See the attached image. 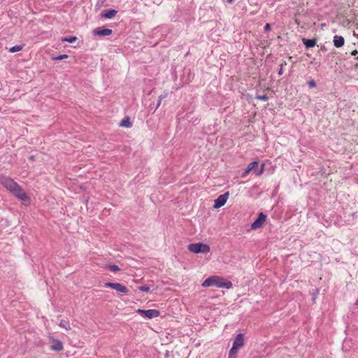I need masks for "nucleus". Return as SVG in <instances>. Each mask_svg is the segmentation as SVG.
I'll return each mask as SVG.
<instances>
[{
	"mask_svg": "<svg viewBox=\"0 0 358 358\" xmlns=\"http://www.w3.org/2000/svg\"><path fill=\"white\" fill-rule=\"evenodd\" d=\"M0 184L12 193L17 199L24 203L26 202H30V198L25 191L11 178L1 175Z\"/></svg>",
	"mask_w": 358,
	"mask_h": 358,
	"instance_id": "nucleus-1",
	"label": "nucleus"
},
{
	"mask_svg": "<svg viewBox=\"0 0 358 358\" xmlns=\"http://www.w3.org/2000/svg\"><path fill=\"white\" fill-rule=\"evenodd\" d=\"M202 287H208L215 286L219 288H227L230 289L232 287V282L229 280H226L223 278L217 275H212L206 279L202 283Z\"/></svg>",
	"mask_w": 358,
	"mask_h": 358,
	"instance_id": "nucleus-2",
	"label": "nucleus"
},
{
	"mask_svg": "<svg viewBox=\"0 0 358 358\" xmlns=\"http://www.w3.org/2000/svg\"><path fill=\"white\" fill-rule=\"evenodd\" d=\"M188 250L195 254H206L210 252V247L208 245L202 243H191L188 245Z\"/></svg>",
	"mask_w": 358,
	"mask_h": 358,
	"instance_id": "nucleus-3",
	"label": "nucleus"
},
{
	"mask_svg": "<svg viewBox=\"0 0 358 358\" xmlns=\"http://www.w3.org/2000/svg\"><path fill=\"white\" fill-rule=\"evenodd\" d=\"M136 313L140 314L143 317H145L148 319H152V318L157 317L160 314L159 311L157 310H155V309H149V310L138 309L136 310Z\"/></svg>",
	"mask_w": 358,
	"mask_h": 358,
	"instance_id": "nucleus-4",
	"label": "nucleus"
},
{
	"mask_svg": "<svg viewBox=\"0 0 358 358\" xmlns=\"http://www.w3.org/2000/svg\"><path fill=\"white\" fill-rule=\"evenodd\" d=\"M104 286L106 287L112 288L115 289L117 292L124 294H127L129 292V289L126 286L119 282H106Z\"/></svg>",
	"mask_w": 358,
	"mask_h": 358,
	"instance_id": "nucleus-5",
	"label": "nucleus"
},
{
	"mask_svg": "<svg viewBox=\"0 0 358 358\" xmlns=\"http://www.w3.org/2000/svg\"><path fill=\"white\" fill-rule=\"evenodd\" d=\"M266 215L260 213L257 217V218L252 223L251 228L252 229H257L261 228L263 226V224L266 222Z\"/></svg>",
	"mask_w": 358,
	"mask_h": 358,
	"instance_id": "nucleus-6",
	"label": "nucleus"
},
{
	"mask_svg": "<svg viewBox=\"0 0 358 358\" xmlns=\"http://www.w3.org/2000/svg\"><path fill=\"white\" fill-rule=\"evenodd\" d=\"M229 192H227L224 194L220 195L215 200V203H214L213 207L215 208H220L222 206H223L226 203V202H227V199L229 198Z\"/></svg>",
	"mask_w": 358,
	"mask_h": 358,
	"instance_id": "nucleus-7",
	"label": "nucleus"
},
{
	"mask_svg": "<svg viewBox=\"0 0 358 358\" xmlns=\"http://www.w3.org/2000/svg\"><path fill=\"white\" fill-rule=\"evenodd\" d=\"M244 345V334H238L233 342L232 348L234 349L239 350Z\"/></svg>",
	"mask_w": 358,
	"mask_h": 358,
	"instance_id": "nucleus-8",
	"label": "nucleus"
},
{
	"mask_svg": "<svg viewBox=\"0 0 358 358\" xmlns=\"http://www.w3.org/2000/svg\"><path fill=\"white\" fill-rule=\"evenodd\" d=\"M50 349L52 351L60 352L63 350L64 345L62 341L57 339H52V344L50 345Z\"/></svg>",
	"mask_w": 358,
	"mask_h": 358,
	"instance_id": "nucleus-9",
	"label": "nucleus"
},
{
	"mask_svg": "<svg viewBox=\"0 0 358 358\" xmlns=\"http://www.w3.org/2000/svg\"><path fill=\"white\" fill-rule=\"evenodd\" d=\"M94 34L99 36H109L112 34L113 31L110 29H101L96 28L93 31Z\"/></svg>",
	"mask_w": 358,
	"mask_h": 358,
	"instance_id": "nucleus-10",
	"label": "nucleus"
},
{
	"mask_svg": "<svg viewBox=\"0 0 358 358\" xmlns=\"http://www.w3.org/2000/svg\"><path fill=\"white\" fill-rule=\"evenodd\" d=\"M117 13V11L116 10L109 9L103 10L101 13V15L102 17L104 18L112 19L116 15Z\"/></svg>",
	"mask_w": 358,
	"mask_h": 358,
	"instance_id": "nucleus-11",
	"label": "nucleus"
},
{
	"mask_svg": "<svg viewBox=\"0 0 358 358\" xmlns=\"http://www.w3.org/2000/svg\"><path fill=\"white\" fill-rule=\"evenodd\" d=\"M333 43L335 47L341 48L345 43V39L341 36L336 35L334 36Z\"/></svg>",
	"mask_w": 358,
	"mask_h": 358,
	"instance_id": "nucleus-12",
	"label": "nucleus"
},
{
	"mask_svg": "<svg viewBox=\"0 0 358 358\" xmlns=\"http://www.w3.org/2000/svg\"><path fill=\"white\" fill-rule=\"evenodd\" d=\"M302 41L306 48H313L316 45V43H317V40L315 38L308 39V38H303L302 39Z\"/></svg>",
	"mask_w": 358,
	"mask_h": 358,
	"instance_id": "nucleus-13",
	"label": "nucleus"
},
{
	"mask_svg": "<svg viewBox=\"0 0 358 358\" xmlns=\"http://www.w3.org/2000/svg\"><path fill=\"white\" fill-rule=\"evenodd\" d=\"M258 164L257 162H252L248 165V167L245 169L243 173V176H246L250 171H254L255 166Z\"/></svg>",
	"mask_w": 358,
	"mask_h": 358,
	"instance_id": "nucleus-14",
	"label": "nucleus"
},
{
	"mask_svg": "<svg viewBox=\"0 0 358 358\" xmlns=\"http://www.w3.org/2000/svg\"><path fill=\"white\" fill-rule=\"evenodd\" d=\"M264 164H262L259 168L255 166L254 173L256 176H261L264 173Z\"/></svg>",
	"mask_w": 358,
	"mask_h": 358,
	"instance_id": "nucleus-15",
	"label": "nucleus"
},
{
	"mask_svg": "<svg viewBox=\"0 0 358 358\" xmlns=\"http://www.w3.org/2000/svg\"><path fill=\"white\" fill-rule=\"evenodd\" d=\"M120 126L123 127H131L132 126V124L129 118H125L121 121V122L120 123Z\"/></svg>",
	"mask_w": 358,
	"mask_h": 358,
	"instance_id": "nucleus-16",
	"label": "nucleus"
},
{
	"mask_svg": "<svg viewBox=\"0 0 358 358\" xmlns=\"http://www.w3.org/2000/svg\"><path fill=\"white\" fill-rule=\"evenodd\" d=\"M59 326L60 327L66 329V330H69L71 329L69 321L65 320H62L59 323Z\"/></svg>",
	"mask_w": 358,
	"mask_h": 358,
	"instance_id": "nucleus-17",
	"label": "nucleus"
},
{
	"mask_svg": "<svg viewBox=\"0 0 358 358\" xmlns=\"http://www.w3.org/2000/svg\"><path fill=\"white\" fill-rule=\"evenodd\" d=\"M238 350H237V349H234V348H231L229 350L228 358H236L237 354H238Z\"/></svg>",
	"mask_w": 358,
	"mask_h": 358,
	"instance_id": "nucleus-18",
	"label": "nucleus"
},
{
	"mask_svg": "<svg viewBox=\"0 0 358 358\" xmlns=\"http://www.w3.org/2000/svg\"><path fill=\"white\" fill-rule=\"evenodd\" d=\"M77 37L76 36H69V37H64L62 38V41L63 42H69V43H73L76 41Z\"/></svg>",
	"mask_w": 358,
	"mask_h": 358,
	"instance_id": "nucleus-19",
	"label": "nucleus"
},
{
	"mask_svg": "<svg viewBox=\"0 0 358 358\" xmlns=\"http://www.w3.org/2000/svg\"><path fill=\"white\" fill-rule=\"evenodd\" d=\"M23 45H15L9 49L10 52H16L22 50Z\"/></svg>",
	"mask_w": 358,
	"mask_h": 358,
	"instance_id": "nucleus-20",
	"label": "nucleus"
},
{
	"mask_svg": "<svg viewBox=\"0 0 358 358\" xmlns=\"http://www.w3.org/2000/svg\"><path fill=\"white\" fill-rule=\"evenodd\" d=\"M108 268L112 272H117V271H120L119 266L115 264L108 265Z\"/></svg>",
	"mask_w": 358,
	"mask_h": 358,
	"instance_id": "nucleus-21",
	"label": "nucleus"
},
{
	"mask_svg": "<svg viewBox=\"0 0 358 358\" xmlns=\"http://www.w3.org/2000/svg\"><path fill=\"white\" fill-rule=\"evenodd\" d=\"M68 57H69V56L67 55L64 54V55H59L57 57H53L52 59V60L58 61V60H62V59H66Z\"/></svg>",
	"mask_w": 358,
	"mask_h": 358,
	"instance_id": "nucleus-22",
	"label": "nucleus"
},
{
	"mask_svg": "<svg viewBox=\"0 0 358 358\" xmlns=\"http://www.w3.org/2000/svg\"><path fill=\"white\" fill-rule=\"evenodd\" d=\"M138 289L140 291L148 292L150 289V287L148 285H142V286H139L138 287Z\"/></svg>",
	"mask_w": 358,
	"mask_h": 358,
	"instance_id": "nucleus-23",
	"label": "nucleus"
},
{
	"mask_svg": "<svg viewBox=\"0 0 358 358\" xmlns=\"http://www.w3.org/2000/svg\"><path fill=\"white\" fill-rule=\"evenodd\" d=\"M255 98H256L257 99L262 100V101H267V100L268 99V97L267 96V95H266V94H263V95H257V96H255Z\"/></svg>",
	"mask_w": 358,
	"mask_h": 358,
	"instance_id": "nucleus-24",
	"label": "nucleus"
},
{
	"mask_svg": "<svg viewBox=\"0 0 358 358\" xmlns=\"http://www.w3.org/2000/svg\"><path fill=\"white\" fill-rule=\"evenodd\" d=\"M308 86L310 88H313L316 86V83L314 80H310L308 83Z\"/></svg>",
	"mask_w": 358,
	"mask_h": 358,
	"instance_id": "nucleus-25",
	"label": "nucleus"
},
{
	"mask_svg": "<svg viewBox=\"0 0 358 358\" xmlns=\"http://www.w3.org/2000/svg\"><path fill=\"white\" fill-rule=\"evenodd\" d=\"M168 95V92H164L163 94H162L159 96V99L160 100H163L164 99H165Z\"/></svg>",
	"mask_w": 358,
	"mask_h": 358,
	"instance_id": "nucleus-26",
	"label": "nucleus"
},
{
	"mask_svg": "<svg viewBox=\"0 0 358 358\" xmlns=\"http://www.w3.org/2000/svg\"><path fill=\"white\" fill-rule=\"evenodd\" d=\"M271 29V26L269 24H266V25L264 26V31H268Z\"/></svg>",
	"mask_w": 358,
	"mask_h": 358,
	"instance_id": "nucleus-27",
	"label": "nucleus"
},
{
	"mask_svg": "<svg viewBox=\"0 0 358 358\" xmlns=\"http://www.w3.org/2000/svg\"><path fill=\"white\" fill-rule=\"evenodd\" d=\"M162 101V100H160V99H159V101H158V102H157V106H156L155 110L159 107V106H160V104H161Z\"/></svg>",
	"mask_w": 358,
	"mask_h": 358,
	"instance_id": "nucleus-28",
	"label": "nucleus"
},
{
	"mask_svg": "<svg viewBox=\"0 0 358 358\" xmlns=\"http://www.w3.org/2000/svg\"><path fill=\"white\" fill-rule=\"evenodd\" d=\"M357 54H358V51L356 50L351 52V55H353V56H355Z\"/></svg>",
	"mask_w": 358,
	"mask_h": 358,
	"instance_id": "nucleus-29",
	"label": "nucleus"
},
{
	"mask_svg": "<svg viewBox=\"0 0 358 358\" xmlns=\"http://www.w3.org/2000/svg\"><path fill=\"white\" fill-rule=\"evenodd\" d=\"M282 73H283V71H282V67H280V69H279V71H278V74H279V75H282Z\"/></svg>",
	"mask_w": 358,
	"mask_h": 358,
	"instance_id": "nucleus-30",
	"label": "nucleus"
},
{
	"mask_svg": "<svg viewBox=\"0 0 358 358\" xmlns=\"http://www.w3.org/2000/svg\"><path fill=\"white\" fill-rule=\"evenodd\" d=\"M321 49H322V50H326V48L324 46H323Z\"/></svg>",
	"mask_w": 358,
	"mask_h": 358,
	"instance_id": "nucleus-31",
	"label": "nucleus"
},
{
	"mask_svg": "<svg viewBox=\"0 0 358 358\" xmlns=\"http://www.w3.org/2000/svg\"><path fill=\"white\" fill-rule=\"evenodd\" d=\"M284 64L286 65V62H285L284 64H281V67L282 68V66H284Z\"/></svg>",
	"mask_w": 358,
	"mask_h": 358,
	"instance_id": "nucleus-32",
	"label": "nucleus"
},
{
	"mask_svg": "<svg viewBox=\"0 0 358 358\" xmlns=\"http://www.w3.org/2000/svg\"><path fill=\"white\" fill-rule=\"evenodd\" d=\"M234 0H227L229 3H231Z\"/></svg>",
	"mask_w": 358,
	"mask_h": 358,
	"instance_id": "nucleus-33",
	"label": "nucleus"
},
{
	"mask_svg": "<svg viewBox=\"0 0 358 358\" xmlns=\"http://www.w3.org/2000/svg\"><path fill=\"white\" fill-rule=\"evenodd\" d=\"M355 305L358 306V300L356 301Z\"/></svg>",
	"mask_w": 358,
	"mask_h": 358,
	"instance_id": "nucleus-34",
	"label": "nucleus"
}]
</instances>
